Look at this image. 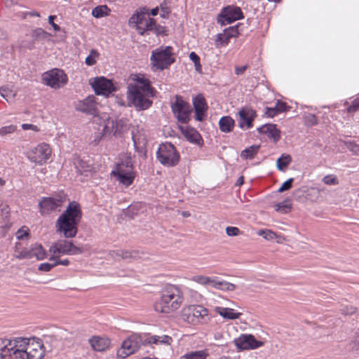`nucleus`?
Listing matches in <instances>:
<instances>
[{"instance_id": "a878e982", "label": "nucleus", "mask_w": 359, "mask_h": 359, "mask_svg": "<svg viewBox=\"0 0 359 359\" xmlns=\"http://www.w3.org/2000/svg\"><path fill=\"white\" fill-rule=\"evenodd\" d=\"M259 133L266 135L269 138L277 142L280 139V130L277 128L276 124L268 123L257 128Z\"/></svg>"}, {"instance_id": "4c0bfd02", "label": "nucleus", "mask_w": 359, "mask_h": 359, "mask_svg": "<svg viewBox=\"0 0 359 359\" xmlns=\"http://www.w3.org/2000/svg\"><path fill=\"white\" fill-rule=\"evenodd\" d=\"M185 137L191 143L200 144L202 140L201 136L196 130L191 129L185 133Z\"/></svg>"}, {"instance_id": "bf43d9fd", "label": "nucleus", "mask_w": 359, "mask_h": 359, "mask_svg": "<svg viewBox=\"0 0 359 359\" xmlns=\"http://www.w3.org/2000/svg\"><path fill=\"white\" fill-rule=\"evenodd\" d=\"M54 266H55V262L53 264L42 263L39 265V270L47 272L50 271Z\"/></svg>"}, {"instance_id": "de8ad7c7", "label": "nucleus", "mask_w": 359, "mask_h": 359, "mask_svg": "<svg viewBox=\"0 0 359 359\" xmlns=\"http://www.w3.org/2000/svg\"><path fill=\"white\" fill-rule=\"evenodd\" d=\"M258 235L263 236L264 238L268 241L273 240L276 237V233L271 230H259Z\"/></svg>"}, {"instance_id": "7c9ffc66", "label": "nucleus", "mask_w": 359, "mask_h": 359, "mask_svg": "<svg viewBox=\"0 0 359 359\" xmlns=\"http://www.w3.org/2000/svg\"><path fill=\"white\" fill-rule=\"evenodd\" d=\"M212 287L223 291H233L236 285L225 280H219L217 278H213Z\"/></svg>"}, {"instance_id": "39448f33", "label": "nucleus", "mask_w": 359, "mask_h": 359, "mask_svg": "<svg viewBox=\"0 0 359 359\" xmlns=\"http://www.w3.org/2000/svg\"><path fill=\"white\" fill-rule=\"evenodd\" d=\"M183 302L182 292L175 286H170L163 291L160 299L155 304L156 311L171 313L177 310Z\"/></svg>"}, {"instance_id": "9b49d317", "label": "nucleus", "mask_w": 359, "mask_h": 359, "mask_svg": "<svg viewBox=\"0 0 359 359\" xmlns=\"http://www.w3.org/2000/svg\"><path fill=\"white\" fill-rule=\"evenodd\" d=\"M67 196L62 192L53 197H43L40 201L39 206L42 215H46L53 211L59 210L65 202Z\"/></svg>"}, {"instance_id": "20e7f679", "label": "nucleus", "mask_w": 359, "mask_h": 359, "mask_svg": "<svg viewBox=\"0 0 359 359\" xmlns=\"http://www.w3.org/2000/svg\"><path fill=\"white\" fill-rule=\"evenodd\" d=\"M148 11L145 7L136 11L129 19V25L135 27L142 36L148 32H154L156 34L163 32V27L157 25L156 20L150 18Z\"/></svg>"}, {"instance_id": "2eb2a0df", "label": "nucleus", "mask_w": 359, "mask_h": 359, "mask_svg": "<svg viewBox=\"0 0 359 359\" xmlns=\"http://www.w3.org/2000/svg\"><path fill=\"white\" fill-rule=\"evenodd\" d=\"M144 91H128V99L129 102L135 107L144 110L150 107L152 102L145 97ZM147 95L154 96L156 91H147Z\"/></svg>"}, {"instance_id": "2f4dec72", "label": "nucleus", "mask_w": 359, "mask_h": 359, "mask_svg": "<svg viewBox=\"0 0 359 359\" xmlns=\"http://www.w3.org/2000/svg\"><path fill=\"white\" fill-rule=\"evenodd\" d=\"M31 258L36 257L38 260L46 257V251L41 244L35 243L29 249Z\"/></svg>"}, {"instance_id": "58836bf2", "label": "nucleus", "mask_w": 359, "mask_h": 359, "mask_svg": "<svg viewBox=\"0 0 359 359\" xmlns=\"http://www.w3.org/2000/svg\"><path fill=\"white\" fill-rule=\"evenodd\" d=\"M133 142L135 151L139 154L141 157L146 158L147 151L144 147V144H140V140L136 137V135L133 133Z\"/></svg>"}, {"instance_id": "774afa93", "label": "nucleus", "mask_w": 359, "mask_h": 359, "mask_svg": "<svg viewBox=\"0 0 359 359\" xmlns=\"http://www.w3.org/2000/svg\"><path fill=\"white\" fill-rule=\"evenodd\" d=\"M248 65H243L241 67H235V74L236 75H242L245 71L247 69Z\"/></svg>"}, {"instance_id": "9d476101", "label": "nucleus", "mask_w": 359, "mask_h": 359, "mask_svg": "<svg viewBox=\"0 0 359 359\" xmlns=\"http://www.w3.org/2000/svg\"><path fill=\"white\" fill-rule=\"evenodd\" d=\"M111 175L126 187L131 185L135 177L133 166L129 161L126 165L123 163L118 164L116 168L111 171Z\"/></svg>"}, {"instance_id": "e2e57ef3", "label": "nucleus", "mask_w": 359, "mask_h": 359, "mask_svg": "<svg viewBox=\"0 0 359 359\" xmlns=\"http://www.w3.org/2000/svg\"><path fill=\"white\" fill-rule=\"evenodd\" d=\"M18 259H30L31 255L29 254V251L27 249L23 250L19 252V254L16 256Z\"/></svg>"}, {"instance_id": "f3484780", "label": "nucleus", "mask_w": 359, "mask_h": 359, "mask_svg": "<svg viewBox=\"0 0 359 359\" xmlns=\"http://www.w3.org/2000/svg\"><path fill=\"white\" fill-rule=\"evenodd\" d=\"M97 106L98 102L96 100L95 96L89 95L83 100L79 101L75 105V109L77 111L97 117L98 116Z\"/></svg>"}, {"instance_id": "1a4fd4ad", "label": "nucleus", "mask_w": 359, "mask_h": 359, "mask_svg": "<svg viewBox=\"0 0 359 359\" xmlns=\"http://www.w3.org/2000/svg\"><path fill=\"white\" fill-rule=\"evenodd\" d=\"M43 83L53 88H61L67 84L68 76L64 70L54 68L42 74Z\"/></svg>"}, {"instance_id": "052dcab7", "label": "nucleus", "mask_w": 359, "mask_h": 359, "mask_svg": "<svg viewBox=\"0 0 359 359\" xmlns=\"http://www.w3.org/2000/svg\"><path fill=\"white\" fill-rule=\"evenodd\" d=\"M50 260L55 261V266H57L58 264H61L63 266H68L69 264V261L67 259H57L55 255H53V257H51L50 258Z\"/></svg>"}, {"instance_id": "4468645a", "label": "nucleus", "mask_w": 359, "mask_h": 359, "mask_svg": "<svg viewBox=\"0 0 359 359\" xmlns=\"http://www.w3.org/2000/svg\"><path fill=\"white\" fill-rule=\"evenodd\" d=\"M50 252L53 255L57 254L76 255L83 253V250L76 245L72 241L67 240H60L54 243L50 248Z\"/></svg>"}, {"instance_id": "b1692460", "label": "nucleus", "mask_w": 359, "mask_h": 359, "mask_svg": "<svg viewBox=\"0 0 359 359\" xmlns=\"http://www.w3.org/2000/svg\"><path fill=\"white\" fill-rule=\"evenodd\" d=\"M193 104L195 111V119L198 121H202L208 109L204 97L202 95L195 97L193 100Z\"/></svg>"}, {"instance_id": "cd10ccee", "label": "nucleus", "mask_w": 359, "mask_h": 359, "mask_svg": "<svg viewBox=\"0 0 359 359\" xmlns=\"http://www.w3.org/2000/svg\"><path fill=\"white\" fill-rule=\"evenodd\" d=\"M74 164L77 172L81 175H85L88 176V173L91 172L93 170L92 164L83 161L79 157L74 158Z\"/></svg>"}, {"instance_id": "6e6552de", "label": "nucleus", "mask_w": 359, "mask_h": 359, "mask_svg": "<svg viewBox=\"0 0 359 359\" xmlns=\"http://www.w3.org/2000/svg\"><path fill=\"white\" fill-rule=\"evenodd\" d=\"M156 157L162 165L173 167L178 163L180 156L174 145L166 142L159 146Z\"/></svg>"}, {"instance_id": "5701e85b", "label": "nucleus", "mask_w": 359, "mask_h": 359, "mask_svg": "<svg viewBox=\"0 0 359 359\" xmlns=\"http://www.w3.org/2000/svg\"><path fill=\"white\" fill-rule=\"evenodd\" d=\"M89 84L93 90H116L113 81L103 76L90 79Z\"/></svg>"}, {"instance_id": "0e129e2a", "label": "nucleus", "mask_w": 359, "mask_h": 359, "mask_svg": "<svg viewBox=\"0 0 359 359\" xmlns=\"http://www.w3.org/2000/svg\"><path fill=\"white\" fill-rule=\"evenodd\" d=\"M56 18L55 15H50L48 17V22L53 27V29L56 32L60 31V27L54 22V20Z\"/></svg>"}, {"instance_id": "4be33fe9", "label": "nucleus", "mask_w": 359, "mask_h": 359, "mask_svg": "<svg viewBox=\"0 0 359 359\" xmlns=\"http://www.w3.org/2000/svg\"><path fill=\"white\" fill-rule=\"evenodd\" d=\"M240 117L239 126L243 128L246 126L247 128L253 126L252 121L257 116L256 111L250 107H243L238 111Z\"/></svg>"}, {"instance_id": "37998d69", "label": "nucleus", "mask_w": 359, "mask_h": 359, "mask_svg": "<svg viewBox=\"0 0 359 359\" xmlns=\"http://www.w3.org/2000/svg\"><path fill=\"white\" fill-rule=\"evenodd\" d=\"M213 278L204 276H196L193 278V280L201 285H210L212 286Z\"/></svg>"}, {"instance_id": "423d86ee", "label": "nucleus", "mask_w": 359, "mask_h": 359, "mask_svg": "<svg viewBox=\"0 0 359 359\" xmlns=\"http://www.w3.org/2000/svg\"><path fill=\"white\" fill-rule=\"evenodd\" d=\"M150 60L154 71H163L168 69L175 62L173 48L167 46L154 49L151 52Z\"/></svg>"}, {"instance_id": "e433bc0d", "label": "nucleus", "mask_w": 359, "mask_h": 359, "mask_svg": "<svg viewBox=\"0 0 359 359\" xmlns=\"http://www.w3.org/2000/svg\"><path fill=\"white\" fill-rule=\"evenodd\" d=\"M292 161V157L289 154H283L277 159L276 165L279 170L283 171Z\"/></svg>"}, {"instance_id": "393cba45", "label": "nucleus", "mask_w": 359, "mask_h": 359, "mask_svg": "<svg viewBox=\"0 0 359 359\" xmlns=\"http://www.w3.org/2000/svg\"><path fill=\"white\" fill-rule=\"evenodd\" d=\"M88 342L95 351H104L107 350L111 344V341L107 337L93 336L88 339Z\"/></svg>"}, {"instance_id": "a211bd4d", "label": "nucleus", "mask_w": 359, "mask_h": 359, "mask_svg": "<svg viewBox=\"0 0 359 359\" xmlns=\"http://www.w3.org/2000/svg\"><path fill=\"white\" fill-rule=\"evenodd\" d=\"M17 345V338L0 339V359H11L12 356L16 358Z\"/></svg>"}, {"instance_id": "ddd939ff", "label": "nucleus", "mask_w": 359, "mask_h": 359, "mask_svg": "<svg viewBox=\"0 0 359 359\" xmlns=\"http://www.w3.org/2000/svg\"><path fill=\"white\" fill-rule=\"evenodd\" d=\"M244 18L240 7L229 5L223 8L217 16V22L222 26L231 24Z\"/></svg>"}, {"instance_id": "f03ea898", "label": "nucleus", "mask_w": 359, "mask_h": 359, "mask_svg": "<svg viewBox=\"0 0 359 359\" xmlns=\"http://www.w3.org/2000/svg\"><path fill=\"white\" fill-rule=\"evenodd\" d=\"M81 217L80 205L76 201L70 202L55 222L57 232L67 238L75 237Z\"/></svg>"}, {"instance_id": "dca6fc26", "label": "nucleus", "mask_w": 359, "mask_h": 359, "mask_svg": "<svg viewBox=\"0 0 359 359\" xmlns=\"http://www.w3.org/2000/svg\"><path fill=\"white\" fill-rule=\"evenodd\" d=\"M51 155V149L48 144L41 143L34 148L29 153V158L34 163L42 164L45 163Z\"/></svg>"}, {"instance_id": "f257e3e1", "label": "nucleus", "mask_w": 359, "mask_h": 359, "mask_svg": "<svg viewBox=\"0 0 359 359\" xmlns=\"http://www.w3.org/2000/svg\"><path fill=\"white\" fill-rule=\"evenodd\" d=\"M172 342V338L168 335L133 334L123 341L121 347L117 351L116 356L123 359L136 353L142 346L159 344L169 346Z\"/></svg>"}, {"instance_id": "3c124183", "label": "nucleus", "mask_w": 359, "mask_h": 359, "mask_svg": "<svg viewBox=\"0 0 359 359\" xmlns=\"http://www.w3.org/2000/svg\"><path fill=\"white\" fill-rule=\"evenodd\" d=\"M275 106L276 107V111L279 113L287 111L290 108L285 102L280 100H277Z\"/></svg>"}, {"instance_id": "864d4df0", "label": "nucleus", "mask_w": 359, "mask_h": 359, "mask_svg": "<svg viewBox=\"0 0 359 359\" xmlns=\"http://www.w3.org/2000/svg\"><path fill=\"white\" fill-rule=\"evenodd\" d=\"M294 181L293 178H290L287 181H285L282 186L279 188L278 192L281 193L285 191H287L292 188V182Z\"/></svg>"}, {"instance_id": "8fccbe9b", "label": "nucleus", "mask_w": 359, "mask_h": 359, "mask_svg": "<svg viewBox=\"0 0 359 359\" xmlns=\"http://www.w3.org/2000/svg\"><path fill=\"white\" fill-rule=\"evenodd\" d=\"M17 127L14 125H10L7 126H4L0 128V135L1 136L13 133L15 131Z\"/></svg>"}, {"instance_id": "69168bd1", "label": "nucleus", "mask_w": 359, "mask_h": 359, "mask_svg": "<svg viewBox=\"0 0 359 359\" xmlns=\"http://www.w3.org/2000/svg\"><path fill=\"white\" fill-rule=\"evenodd\" d=\"M17 238L19 240L23 239L25 237L28 236L27 231H25L23 229H19L16 233Z\"/></svg>"}, {"instance_id": "0eeeda50", "label": "nucleus", "mask_w": 359, "mask_h": 359, "mask_svg": "<svg viewBox=\"0 0 359 359\" xmlns=\"http://www.w3.org/2000/svg\"><path fill=\"white\" fill-rule=\"evenodd\" d=\"M182 319L191 325L207 324L210 317L208 310L201 305H189L181 311Z\"/></svg>"}, {"instance_id": "c03bdc74", "label": "nucleus", "mask_w": 359, "mask_h": 359, "mask_svg": "<svg viewBox=\"0 0 359 359\" xmlns=\"http://www.w3.org/2000/svg\"><path fill=\"white\" fill-rule=\"evenodd\" d=\"M304 122L307 126H313L318 124V118L314 114H307L304 116Z\"/></svg>"}, {"instance_id": "412c9836", "label": "nucleus", "mask_w": 359, "mask_h": 359, "mask_svg": "<svg viewBox=\"0 0 359 359\" xmlns=\"http://www.w3.org/2000/svg\"><path fill=\"white\" fill-rule=\"evenodd\" d=\"M128 90H154L149 81L142 74H132L128 78Z\"/></svg>"}, {"instance_id": "7ed1b4c3", "label": "nucleus", "mask_w": 359, "mask_h": 359, "mask_svg": "<svg viewBox=\"0 0 359 359\" xmlns=\"http://www.w3.org/2000/svg\"><path fill=\"white\" fill-rule=\"evenodd\" d=\"M16 358L41 359L45 354V346L39 338H17Z\"/></svg>"}, {"instance_id": "5fc2aeb1", "label": "nucleus", "mask_w": 359, "mask_h": 359, "mask_svg": "<svg viewBox=\"0 0 359 359\" xmlns=\"http://www.w3.org/2000/svg\"><path fill=\"white\" fill-rule=\"evenodd\" d=\"M276 210L281 212H286L287 210L290 208V205L286 204L285 202H281L276 204Z\"/></svg>"}, {"instance_id": "c85d7f7f", "label": "nucleus", "mask_w": 359, "mask_h": 359, "mask_svg": "<svg viewBox=\"0 0 359 359\" xmlns=\"http://www.w3.org/2000/svg\"><path fill=\"white\" fill-rule=\"evenodd\" d=\"M235 126L234 120L229 116H223L219 121V127L223 133H230Z\"/></svg>"}, {"instance_id": "338daca9", "label": "nucleus", "mask_w": 359, "mask_h": 359, "mask_svg": "<svg viewBox=\"0 0 359 359\" xmlns=\"http://www.w3.org/2000/svg\"><path fill=\"white\" fill-rule=\"evenodd\" d=\"M189 58L194 63V65H197L198 62H200V57L195 52H191L190 53Z\"/></svg>"}, {"instance_id": "72a5a7b5", "label": "nucleus", "mask_w": 359, "mask_h": 359, "mask_svg": "<svg viewBox=\"0 0 359 359\" xmlns=\"http://www.w3.org/2000/svg\"><path fill=\"white\" fill-rule=\"evenodd\" d=\"M10 210L7 205L0 204V224L1 227L7 226L9 222Z\"/></svg>"}, {"instance_id": "a19ab883", "label": "nucleus", "mask_w": 359, "mask_h": 359, "mask_svg": "<svg viewBox=\"0 0 359 359\" xmlns=\"http://www.w3.org/2000/svg\"><path fill=\"white\" fill-rule=\"evenodd\" d=\"M99 55L100 54L96 50H90L89 55L86 58L85 63L88 66L94 65L96 63V59L98 58Z\"/></svg>"}, {"instance_id": "c756f323", "label": "nucleus", "mask_w": 359, "mask_h": 359, "mask_svg": "<svg viewBox=\"0 0 359 359\" xmlns=\"http://www.w3.org/2000/svg\"><path fill=\"white\" fill-rule=\"evenodd\" d=\"M215 311L219 313L222 317L226 319L235 320L240 317L241 313H234L233 309L224 307H216Z\"/></svg>"}, {"instance_id": "473e14b6", "label": "nucleus", "mask_w": 359, "mask_h": 359, "mask_svg": "<svg viewBox=\"0 0 359 359\" xmlns=\"http://www.w3.org/2000/svg\"><path fill=\"white\" fill-rule=\"evenodd\" d=\"M260 149V145L254 144L246 149L241 153V157L243 159H252Z\"/></svg>"}, {"instance_id": "aec40b11", "label": "nucleus", "mask_w": 359, "mask_h": 359, "mask_svg": "<svg viewBox=\"0 0 359 359\" xmlns=\"http://www.w3.org/2000/svg\"><path fill=\"white\" fill-rule=\"evenodd\" d=\"M235 345L241 350L255 349L262 346L264 343L257 340L252 334H242L234 340Z\"/></svg>"}, {"instance_id": "f704fd0d", "label": "nucleus", "mask_w": 359, "mask_h": 359, "mask_svg": "<svg viewBox=\"0 0 359 359\" xmlns=\"http://www.w3.org/2000/svg\"><path fill=\"white\" fill-rule=\"evenodd\" d=\"M208 353L205 350L189 352L180 357V359H206Z\"/></svg>"}, {"instance_id": "4d7b16f0", "label": "nucleus", "mask_w": 359, "mask_h": 359, "mask_svg": "<svg viewBox=\"0 0 359 359\" xmlns=\"http://www.w3.org/2000/svg\"><path fill=\"white\" fill-rule=\"evenodd\" d=\"M356 311V309L352 306H346L341 309V313L344 316L352 315Z\"/></svg>"}, {"instance_id": "6e6d98bb", "label": "nucleus", "mask_w": 359, "mask_h": 359, "mask_svg": "<svg viewBox=\"0 0 359 359\" xmlns=\"http://www.w3.org/2000/svg\"><path fill=\"white\" fill-rule=\"evenodd\" d=\"M226 233L229 236H236L240 233V230L235 226H227L226 228Z\"/></svg>"}, {"instance_id": "603ef678", "label": "nucleus", "mask_w": 359, "mask_h": 359, "mask_svg": "<svg viewBox=\"0 0 359 359\" xmlns=\"http://www.w3.org/2000/svg\"><path fill=\"white\" fill-rule=\"evenodd\" d=\"M359 111V97L351 102V104L347 108V111L353 113Z\"/></svg>"}, {"instance_id": "c9c22d12", "label": "nucleus", "mask_w": 359, "mask_h": 359, "mask_svg": "<svg viewBox=\"0 0 359 359\" xmlns=\"http://www.w3.org/2000/svg\"><path fill=\"white\" fill-rule=\"evenodd\" d=\"M111 12L110 8L106 5L97 6L92 11V15L95 18L108 16Z\"/></svg>"}, {"instance_id": "6ab92c4d", "label": "nucleus", "mask_w": 359, "mask_h": 359, "mask_svg": "<svg viewBox=\"0 0 359 359\" xmlns=\"http://www.w3.org/2000/svg\"><path fill=\"white\" fill-rule=\"evenodd\" d=\"M238 25L231 26L224 29L222 33H219L216 35L215 40V47L219 48L227 46L230 39L238 36Z\"/></svg>"}, {"instance_id": "bb28decb", "label": "nucleus", "mask_w": 359, "mask_h": 359, "mask_svg": "<svg viewBox=\"0 0 359 359\" xmlns=\"http://www.w3.org/2000/svg\"><path fill=\"white\" fill-rule=\"evenodd\" d=\"M123 121L118 120L114 121L110 117H107L103 121L102 132L104 134L113 133L114 134L119 133L123 126Z\"/></svg>"}, {"instance_id": "ea45409f", "label": "nucleus", "mask_w": 359, "mask_h": 359, "mask_svg": "<svg viewBox=\"0 0 359 359\" xmlns=\"http://www.w3.org/2000/svg\"><path fill=\"white\" fill-rule=\"evenodd\" d=\"M31 36L34 40L44 39L48 36V33L42 28H36L32 31Z\"/></svg>"}, {"instance_id": "79ce46f5", "label": "nucleus", "mask_w": 359, "mask_h": 359, "mask_svg": "<svg viewBox=\"0 0 359 359\" xmlns=\"http://www.w3.org/2000/svg\"><path fill=\"white\" fill-rule=\"evenodd\" d=\"M120 257L123 259L132 260L139 257V252L135 250H121L120 253Z\"/></svg>"}, {"instance_id": "49530a36", "label": "nucleus", "mask_w": 359, "mask_h": 359, "mask_svg": "<svg viewBox=\"0 0 359 359\" xmlns=\"http://www.w3.org/2000/svg\"><path fill=\"white\" fill-rule=\"evenodd\" d=\"M344 144L346 147L353 154H358L359 153V145L352 141H345Z\"/></svg>"}, {"instance_id": "a18cd8bd", "label": "nucleus", "mask_w": 359, "mask_h": 359, "mask_svg": "<svg viewBox=\"0 0 359 359\" xmlns=\"http://www.w3.org/2000/svg\"><path fill=\"white\" fill-rule=\"evenodd\" d=\"M322 181L327 185H337L339 184V180L337 176L334 175H325Z\"/></svg>"}, {"instance_id": "f8f14e48", "label": "nucleus", "mask_w": 359, "mask_h": 359, "mask_svg": "<svg viewBox=\"0 0 359 359\" xmlns=\"http://www.w3.org/2000/svg\"><path fill=\"white\" fill-rule=\"evenodd\" d=\"M171 109L177 121L181 123H187L189 120V116L191 113V107L181 97L176 95L175 101L171 104Z\"/></svg>"}, {"instance_id": "09e8293b", "label": "nucleus", "mask_w": 359, "mask_h": 359, "mask_svg": "<svg viewBox=\"0 0 359 359\" xmlns=\"http://www.w3.org/2000/svg\"><path fill=\"white\" fill-rule=\"evenodd\" d=\"M0 95L8 102H13L16 93L15 91H0Z\"/></svg>"}, {"instance_id": "680f3d73", "label": "nucleus", "mask_w": 359, "mask_h": 359, "mask_svg": "<svg viewBox=\"0 0 359 359\" xmlns=\"http://www.w3.org/2000/svg\"><path fill=\"white\" fill-rule=\"evenodd\" d=\"M278 114H279V112L278 111H276V106L273 107H266V108L265 114L267 116L270 117V118L274 117Z\"/></svg>"}, {"instance_id": "13d9d810", "label": "nucleus", "mask_w": 359, "mask_h": 359, "mask_svg": "<svg viewBox=\"0 0 359 359\" xmlns=\"http://www.w3.org/2000/svg\"><path fill=\"white\" fill-rule=\"evenodd\" d=\"M350 346H351V348L353 350L357 351L359 349V332L355 333L353 339L351 341L350 344Z\"/></svg>"}]
</instances>
